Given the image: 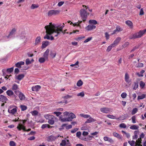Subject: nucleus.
Segmentation results:
<instances>
[{
    "mask_svg": "<svg viewBox=\"0 0 146 146\" xmlns=\"http://www.w3.org/2000/svg\"><path fill=\"white\" fill-rule=\"evenodd\" d=\"M44 28L46 33L50 35L52 34L55 37L57 36L60 33L59 31H56V26L52 24L51 23H50L49 25L45 26Z\"/></svg>",
    "mask_w": 146,
    "mask_h": 146,
    "instance_id": "1",
    "label": "nucleus"
},
{
    "mask_svg": "<svg viewBox=\"0 0 146 146\" xmlns=\"http://www.w3.org/2000/svg\"><path fill=\"white\" fill-rule=\"evenodd\" d=\"M146 32V29L143 30H140L139 32L133 35L132 36L129 37L130 39L139 38L141 37Z\"/></svg>",
    "mask_w": 146,
    "mask_h": 146,
    "instance_id": "2",
    "label": "nucleus"
},
{
    "mask_svg": "<svg viewBox=\"0 0 146 146\" xmlns=\"http://www.w3.org/2000/svg\"><path fill=\"white\" fill-rule=\"evenodd\" d=\"M16 31V29L15 28L13 29L12 31L10 32L8 36H4V38H5V40L7 41L8 40L7 39L9 38H12L14 37Z\"/></svg>",
    "mask_w": 146,
    "mask_h": 146,
    "instance_id": "3",
    "label": "nucleus"
},
{
    "mask_svg": "<svg viewBox=\"0 0 146 146\" xmlns=\"http://www.w3.org/2000/svg\"><path fill=\"white\" fill-rule=\"evenodd\" d=\"M80 12L83 21H85L87 17L86 11L85 9H82L80 10Z\"/></svg>",
    "mask_w": 146,
    "mask_h": 146,
    "instance_id": "4",
    "label": "nucleus"
},
{
    "mask_svg": "<svg viewBox=\"0 0 146 146\" xmlns=\"http://www.w3.org/2000/svg\"><path fill=\"white\" fill-rule=\"evenodd\" d=\"M60 11L58 10H51L49 11L48 13V15L51 16L53 15H56L60 13Z\"/></svg>",
    "mask_w": 146,
    "mask_h": 146,
    "instance_id": "5",
    "label": "nucleus"
},
{
    "mask_svg": "<svg viewBox=\"0 0 146 146\" xmlns=\"http://www.w3.org/2000/svg\"><path fill=\"white\" fill-rule=\"evenodd\" d=\"M60 146H71V144L68 140L66 139L62 141L60 143Z\"/></svg>",
    "mask_w": 146,
    "mask_h": 146,
    "instance_id": "6",
    "label": "nucleus"
},
{
    "mask_svg": "<svg viewBox=\"0 0 146 146\" xmlns=\"http://www.w3.org/2000/svg\"><path fill=\"white\" fill-rule=\"evenodd\" d=\"M17 128L19 131H20L21 129H23L24 131L28 132L31 130V129L29 128L28 129H26L25 127L22 124H19L17 127Z\"/></svg>",
    "mask_w": 146,
    "mask_h": 146,
    "instance_id": "7",
    "label": "nucleus"
},
{
    "mask_svg": "<svg viewBox=\"0 0 146 146\" xmlns=\"http://www.w3.org/2000/svg\"><path fill=\"white\" fill-rule=\"evenodd\" d=\"M123 29L119 26H117L116 27V29L114 30L113 33H111V35H113L116 33L117 32H119L122 31Z\"/></svg>",
    "mask_w": 146,
    "mask_h": 146,
    "instance_id": "8",
    "label": "nucleus"
},
{
    "mask_svg": "<svg viewBox=\"0 0 146 146\" xmlns=\"http://www.w3.org/2000/svg\"><path fill=\"white\" fill-rule=\"evenodd\" d=\"M110 109L108 108H100V111L103 113H108L110 111Z\"/></svg>",
    "mask_w": 146,
    "mask_h": 146,
    "instance_id": "9",
    "label": "nucleus"
},
{
    "mask_svg": "<svg viewBox=\"0 0 146 146\" xmlns=\"http://www.w3.org/2000/svg\"><path fill=\"white\" fill-rule=\"evenodd\" d=\"M121 40V38L120 37H118L116 38L115 40L114 41L113 44H111L113 45V46H115L117 45L118 43Z\"/></svg>",
    "mask_w": 146,
    "mask_h": 146,
    "instance_id": "10",
    "label": "nucleus"
},
{
    "mask_svg": "<svg viewBox=\"0 0 146 146\" xmlns=\"http://www.w3.org/2000/svg\"><path fill=\"white\" fill-rule=\"evenodd\" d=\"M129 76L128 74L126 73L125 74V82L130 85L131 84V80L129 79Z\"/></svg>",
    "mask_w": 146,
    "mask_h": 146,
    "instance_id": "11",
    "label": "nucleus"
},
{
    "mask_svg": "<svg viewBox=\"0 0 146 146\" xmlns=\"http://www.w3.org/2000/svg\"><path fill=\"white\" fill-rule=\"evenodd\" d=\"M96 26L94 25H89L86 27V29L88 31H90L95 29Z\"/></svg>",
    "mask_w": 146,
    "mask_h": 146,
    "instance_id": "12",
    "label": "nucleus"
},
{
    "mask_svg": "<svg viewBox=\"0 0 146 146\" xmlns=\"http://www.w3.org/2000/svg\"><path fill=\"white\" fill-rule=\"evenodd\" d=\"M125 24L127 25L130 29H132L133 28V25L132 22L130 21L127 20L125 22Z\"/></svg>",
    "mask_w": 146,
    "mask_h": 146,
    "instance_id": "13",
    "label": "nucleus"
},
{
    "mask_svg": "<svg viewBox=\"0 0 146 146\" xmlns=\"http://www.w3.org/2000/svg\"><path fill=\"white\" fill-rule=\"evenodd\" d=\"M64 25H62L60 27L58 28L56 26V31H59L60 33L61 32L63 34H64L65 32V30L64 31H62V29L64 27Z\"/></svg>",
    "mask_w": 146,
    "mask_h": 146,
    "instance_id": "14",
    "label": "nucleus"
},
{
    "mask_svg": "<svg viewBox=\"0 0 146 146\" xmlns=\"http://www.w3.org/2000/svg\"><path fill=\"white\" fill-rule=\"evenodd\" d=\"M41 41V37L40 36H38L35 38V45H37L40 43Z\"/></svg>",
    "mask_w": 146,
    "mask_h": 146,
    "instance_id": "15",
    "label": "nucleus"
},
{
    "mask_svg": "<svg viewBox=\"0 0 146 146\" xmlns=\"http://www.w3.org/2000/svg\"><path fill=\"white\" fill-rule=\"evenodd\" d=\"M49 52V49H47L45 52L43 54V56L44 58L46 60H47L48 59Z\"/></svg>",
    "mask_w": 146,
    "mask_h": 146,
    "instance_id": "16",
    "label": "nucleus"
},
{
    "mask_svg": "<svg viewBox=\"0 0 146 146\" xmlns=\"http://www.w3.org/2000/svg\"><path fill=\"white\" fill-rule=\"evenodd\" d=\"M41 88V87L39 85L33 86L32 88V90L33 91H38Z\"/></svg>",
    "mask_w": 146,
    "mask_h": 146,
    "instance_id": "17",
    "label": "nucleus"
},
{
    "mask_svg": "<svg viewBox=\"0 0 146 146\" xmlns=\"http://www.w3.org/2000/svg\"><path fill=\"white\" fill-rule=\"evenodd\" d=\"M93 137L92 136L89 135L87 137H82V138H80V139L86 141H88L91 140Z\"/></svg>",
    "mask_w": 146,
    "mask_h": 146,
    "instance_id": "18",
    "label": "nucleus"
},
{
    "mask_svg": "<svg viewBox=\"0 0 146 146\" xmlns=\"http://www.w3.org/2000/svg\"><path fill=\"white\" fill-rule=\"evenodd\" d=\"M24 62L21 61L18 62L15 64V65L16 67L20 68L21 67V66L24 65Z\"/></svg>",
    "mask_w": 146,
    "mask_h": 146,
    "instance_id": "19",
    "label": "nucleus"
},
{
    "mask_svg": "<svg viewBox=\"0 0 146 146\" xmlns=\"http://www.w3.org/2000/svg\"><path fill=\"white\" fill-rule=\"evenodd\" d=\"M89 118L88 119L85 121V123H90L93 122H94L96 121L95 119H94L93 118L91 117L90 116Z\"/></svg>",
    "mask_w": 146,
    "mask_h": 146,
    "instance_id": "20",
    "label": "nucleus"
},
{
    "mask_svg": "<svg viewBox=\"0 0 146 146\" xmlns=\"http://www.w3.org/2000/svg\"><path fill=\"white\" fill-rule=\"evenodd\" d=\"M8 99L6 97L2 95L0 96V101L2 102H6V101Z\"/></svg>",
    "mask_w": 146,
    "mask_h": 146,
    "instance_id": "21",
    "label": "nucleus"
},
{
    "mask_svg": "<svg viewBox=\"0 0 146 146\" xmlns=\"http://www.w3.org/2000/svg\"><path fill=\"white\" fill-rule=\"evenodd\" d=\"M76 117V115L73 113H70L68 116V118L69 119L71 120V121L73 119L75 118Z\"/></svg>",
    "mask_w": 146,
    "mask_h": 146,
    "instance_id": "22",
    "label": "nucleus"
},
{
    "mask_svg": "<svg viewBox=\"0 0 146 146\" xmlns=\"http://www.w3.org/2000/svg\"><path fill=\"white\" fill-rule=\"evenodd\" d=\"M55 119V117L54 116V117H52V118H50L48 120V122L49 124L52 125H53L54 123V119Z\"/></svg>",
    "mask_w": 146,
    "mask_h": 146,
    "instance_id": "23",
    "label": "nucleus"
},
{
    "mask_svg": "<svg viewBox=\"0 0 146 146\" xmlns=\"http://www.w3.org/2000/svg\"><path fill=\"white\" fill-rule=\"evenodd\" d=\"M17 110L16 108H14L8 110V112L12 114H14L16 112Z\"/></svg>",
    "mask_w": 146,
    "mask_h": 146,
    "instance_id": "24",
    "label": "nucleus"
},
{
    "mask_svg": "<svg viewBox=\"0 0 146 146\" xmlns=\"http://www.w3.org/2000/svg\"><path fill=\"white\" fill-rule=\"evenodd\" d=\"M49 42L48 41H43L42 43V48H44L46 47L49 44Z\"/></svg>",
    "mask_w": 146,
    "mask_h": 146,
    "instance_id": "25",
    "label": "nucleus"
},
{
    "mask_svg": "<svg viewBox=\"0 0 146 146\" xmlns=\"http://www.w3.org/2000/svg\"><path fill=\"white\" fill-rule=\"evenodd\" d=\"M56 139V138L55 136L51 135L48 137V141H52L55 140Z\"/></svg>",
    "mask_w": 146,
    "mask_h": 146,
    "instance_id": "26",
    "label": "nucleus"
},
{
    "mask_svg": "<svg viewBox=\"0 0 146 146\" xmlns=\"http://www.w3.org/2000/svg\"><path fill=\"white\" fill-rule=\"evenodd\" d=\"M47 33V34L44 36V38L47 39L48 40H54V38L53 36H51V37H50V36L48 35L49 34L48 33Z\"/></svg>",
    "mask_w": 146,
    "mask_h": 146,
    "instance_id": "27",
    "label": "nucleus"
},
{
    "mask_svg": "<svg viewBox=\"0 0 146 146\" xmlns=\"http://www.w3.org/2000/svg\"><path fill=\"white\" fill-rule=\"evenodd\" d=\"M139 133V131H135L134 132V135L133 136V139H137L138 138Z\"/></svg>",
    "mask_w": 146,
    "mask_h": 146,
    "instance_id": "28",
    "label": "nucleus"
},
{
    "mask_svg": "<svg viewBox=\"0 0 146 146\" xmlns=\"http://www.w3.org/2000/svg\"><path fill=\"white\" fill-rule=\"evenodd\" d=\"M24 75L23 74H19L16 77V78L19 80H21L24 77Z\"/></svg>",
    "mask_w": 146,
    "mask_h": 146,
    "instance_id": "29",
    "label": "nucleus"
},
{
    "mask_svg": "<svg viewBox=\"0 0 146 146\" xmlns=\"http://www.w3.org/2000/svg\"><path fill=\"white\" fill-rule=\"evenodd\" d=\"M19 96L20 99L21 100H23L25 99V95L21 92L20 93Z\"/></svg>",
    "mask_w": 146,
    "mask_h": 146,
    "instance_id": "30",
    "label": "nucleus"
},
{
    "mask_svg": "<svg viewBox=\"0 0 146 146\" xmlns=\"http://www.w3.org/2000/svg\"><path fill=\"white\" fill-rule=\"evenodd\" d=\"M113 135L114 137L118 138V139H120L121 138V136L119 134L115 132H113Z\"/></svg>",
    "mask_w": 146,
    "mask_h": 146,
    "instance_id": "31",
    "label": "nucleus"
},
{
    "mask_svg": "<svg viewBox=\"0 0 146 146\" xmlns=\"http://www.w3.org/2000/svg\"><path fill=\"white\" fill-rule=\"evenodd\" d=\"M145 72V70H142L140 73L137 72V74L139 76V77H143V74Z\"/></svg>",
    "mask_w": 146,
    "mask_h": 146,
    "instance_id": "32",
    "label": "nucleus"
},
{
    "mask_svg": "<svg viewBox=\"0 0 146 146\" xmlns=\"http://www.w3.org/2000/svg\"><path fill=\"white\" fill-rule=\"evenodd\" d=\"M52 117H54V115H44V117L46 119H48V120L50 119V118H52Z\"/></svg>",
    "mask_w": 146,
    "mask_h": 146,
    "instance_id": "33",
    "label": "nucleus"
},
{
    "mask_svg": "<svg viewBox=\"0 0 146 146\" xmlns=\"http://www.w3.org/2000/svg\"><path fill=\"white\" fill-rule=\"evenodd\" d=\"M138 128L139 127L135 125H132L130 127L131 129L133 130L138 129Z\"/></svg>",
    "mask_w": 146,
    "mask_h": 146,
    "instance_id": "34",
    "label": "nucleus"
},
{
    "mask_svg": "<svg viewBox=\"0 0 146 146\" xmlns=\"http://www.w3.org/2000/svg\"><path fill=\"white\" fill-rule=\"evenodd\" d=\"M39 6V5L38 4H33L31 6V9H34L38 7Z\"/></svg>",
    "mask_w": 146,
    "mask_h": 146,
    "instance_id": "35",
    "label": "nucleus"
},
{
    "mask_svg": "<svg viewBox=\"0 0 146 146\" xmlns=\"http://www.w3.org/2000/svg\"><path fill=\"white\" fill-rule=\"evenodd\" d=\"M7 94L9 96H12L14 94V93L13 92L10 90H8L6 92Z\"/></svg>",
    "mask_w": 146,
    "mask_h": 146,
    "instance_id": "36",
    "label": "nucleus"
},
{
    "mask_svg": "<svg viewBox=\"0 0 146 146\" xmlns=\"http://www.w3.org/2000/svg\"><path fill=\"white\" fill-rule=\"evenodd\" d=\"M138 87V82H134V85L133 89L134 90H136Z\"/></svg>",
    "mask_w": 146,
    "mask_h": 146,
    "instance_id": "37",
    "label": "nucleus"
},
{
    "mask_svg": "<svg viewBox=\"0 0 146 146\" xmlns=\"http://www.w3.org/2000/svg\"><path fill=\"white\" fill-rule=\"evenodd\" d=\"M145 95L144 94H142L141 96H139L137 97V100H141L145 98Z\"/></svg>",
    "mask_w": 146,
    "mask_h": 146,
    "instance_id": "38",
    "label": "nucleus"
},
{
    "mask_svg": "<svg viewBox=\"0 0 146 146\" xmlns=\"http://www.w3.org/2000/svg\"><path fill=\"white\" fill-rule=\"evenodd\" d=\"M80 116L82 117H84V118H88L90 117V115L87 114H84L83 113L80 114Z\"/></svg>",
    "mask_w": 146,
    "mask_h": 146,
    "instance_id": "39",
    "label": "nucleus"
},
{
    "mask_svg": "<svg viewBox=\"0 0 146 146\" xmlns=\"http://www.w3.org/2000/svg\"><path fill=\"white\" fill-rule=\"evenodd\" d=\"M83 84V82L81 80H79L77 83V85L78 87H80Z\"/></svg>",
    "mask_w": 146,
    "mask_h": 146,
    "instance_id": "40",
    "label": "nucleus"
},
{
    "mask_svg": "<svg viewBox=\"0 0 146 146\" xmlns=\"http://www.w3.org/2000/svg\"><path fill=\"white\" fill-rule=\"evenodd\" d=\"M13 67L7 68L6 70V71L8 73H10L13 71Z\"/></svg>",
    "mask_w": 146,
    "mask_h": 146,
    "instance_id": "41",
    "label": "nucleus"
},
{
    "mask_svg": "<svg viewBox=\"0 0 146 146\" xmlns=\"http://www.w3.org/2000/svg\"><path fill=\"white\" fill-rule=\"evenodd\" d=\"M89 23L90 24H92L94 25H96L97 24V21L94 20H90L89 21Z\"/></svg>",
    "mask_w": 146,
    "mask_h": 146,
    "instance_id": "42",
    "label": "nucleus"
},
{
    "mask_svg": "<svg viewBox=\"0 0 146 146\" xmlns=\"http://www.w3.org/2000/svg\"><path fill=\"white\" fill-rule=\"evenodd\" d=\"M68 117L67 118H63L60 119L61 121L62 122H65L67 121H71V120L69 119Z\"/></svg>",
    "mask_w": 146,
    "mask_h": 146,
    "instance_id": "43",
    "label": "nucleus"
},
{
    "mask_svg": "<svg viewBox=\"0 0 146 146\" xmlns=\"http://www.w3.org/2000/svg\"><path fill=\"white\" fill-rule=\"evenodd\" d=\"M128 142L131 146H134L135 144L136 143L135 141L133 140L129 141H128Z\"/></svg>",
    "mask_w": 146,
    "mask_h": 146,
    "instance_id": "44",
    "label": "nucleus"
},
{
    "mask_svg": "<svg viewBox=\"0 0 146 146\" xmlns=\"http://www.w3.org/2000/svg\"><path fill=\"white\" fill-rule=\"evenodd\" d=\"M46 60L44 57H41L39 58L38 61L40 63H42L44 62Z\"/></svg>",
    "mask_w": 146,
    "mask_h": 146,
    "instance_id": "45",
    "label": "nucleus"
},
{
    "mask_svg": "<svg viewBox=\"0 0 146 146\" xmlns=\"http://www.w3.org/2000/svg\"><path fill=\"white\" fill-rule=\"evenodd\" d=\"M79 62L78 61H77L74 64H71L70 65V66L72 67L75 66V68H78L79 67L78 65Z\"/></svg>",
    "mask_w": 146,
    "mask_h": 146,
    "instance_id": "46",
    "label": "nucleus"
},
{
    "mask_svg": "<svg viewBox=\"0 0 146 146\" xmlns=\"http://www.w3.org/2000/svg\"><path fill=\"white\" fill-rule=\"evenodd\" d=\"M114 46H113V45H112L111 44V45L109 46L108 48H107L106 50V51L107 52H110L111 50V49Z\"/></svg>",
    "mask_w": 146,
    "mask_h": 146,
    "instance_id": "47",
    "label": "nucleus"
},
{
    "mask_svg": "<svg viewBox=\"0 0 146 146\" xmlns=\"http://www.w3.org/2000/svg\"><path fill=\"white\" fill-rule=\"evenodd\" d=\"M140 87L141 88H143L145 86V83L142 81H141L139 83Z\"/></svg>",
    "mask_w": 146,
    "mask_h": 146,
    "instance_id": "48",
    "label": "nucleus"
},
{
    "mask_svg": "<svg viewBox=\"0 0 146 146\" xmlns=\"http://www.w3.org/2000/svg\"><path fill=\"white\" fill-rule=\"evenodd\" d=\"M18 86L16 84H14L12 86V89L13 90H16L18 88Z\"/></svg>",
    "mask_w": 146,
    "mask_h": 146,
    "instance_id": "49",
    "label": "nucleus"
},
{
    "mask_svg": "<svg viewBox=\"0 0 146 146\" xmlns=\"http://www.w3.org/2000/svg\"><path fill=\"white\" fill-rule=\"evenodd\" d=\"M106 116L110 119H116L115 116L113 115H106Z\"/></svg>",
    "mask_w": 146,
    "mask_h": 146,
    "instance_id": "50",
    "label": "nucleus"
},
{
    "mask_svg": "<svg viewBox=\"0 0 146 146\" xmlns=\"http://www.w3.org/2000/svg\"><path fill=\"white\" fill-rule=\"evenodd\" d=\"M20 107L21 109V110L22 111H24L26 110L27 109V107L24 105H21V106Z\"/></svg>",
    "mask_w": 146,
    "mask_h": 146,
    "instance_id": "51",
    "label": "nucleus"
},
{
    "mask_svg": "<svg viewBox=\"0 0 146 146\" xmlns=\"http://www.w3.org/2000/svg\"><path fill=\"white\" fill-rule=\"evenodd\" d=\"M9 145L10 146H16V143L13 141H11L10 142Z\"/></svg>",
    "mask_w": 146,
    "mask_h": 146,
    "instance_id": "52",
    "label": "nucleus"
},
{
    "mask_svg": "<svg viewBox=\"0 0 146 146\" xmlns=\"http://www.w3.org/2000/svg\"><path fill=\"white\" fill-rule=\"evenodd\" d=\"M31 113L33 115H37V114H38V112L34 110V111H32L31 112Z\"/></svg>",
    "mask_w": 146,
    "mask_h": 146,
    "instance_id": "53",
    "label": "nucleus"
},
{
    "mask_svg": "<svg viewBox=\"0 0 146 146\" xmlns=\"http://www.w3.org/2000/svg\"><path fill=\"white\" fill-rule=\"evenodd\" d=\"M81 135V132L80 131H78L77 132L76 134V136L78 138L80 139V138H82V137H80Z\"/></svg>",
    "mask_w": 146,
    "mask_h": 146,
    "instance_id": "54",
    "label": "nucleus"
},
{
    "mask_svg": "<svg viewBox=\"0 0 146 146\" xmlns=\"http://www.w3.org/2000/svg\"><path fill=\"white\" fill-rule=\"evenodd\" d=\"M129 44V42H126L125 43L122 45V47H123V48H125L127 46H128Z\"/></svg>",
    "mask_w": 146,
    "mask_h": 146,
    "instance_id": "55",
    "label": "nucleus"
},
{
    "mask_svg": "<svg viewBox=\"0 0 146 146\" xmlns=\"http://www.w3.org/2000/svg\"><path fill=\"white\" fill-rule=\"evenodd\" d=\"M142 140L141 139L139 138L136 141V143H138V144H141V141Z\"/></svg>",
    "mask_w": 146,
    "mask_h": 146,
    "instance_id": "56",
    "label": "nucleus"
},
{
    "mask_svg": "<svg viewBox=\"0 0 146 146\" xmlns=\"http://www.w3.org/2000/svg\"><path fill=\"white\" fill-rule=\"evenodd\" d=\"M127 96V94L125 92H123L121 94V96L123 98H125Z\"/></svg>",
    "mask_w": 146,
    "mask_h": 146,
    "instance_id": "57",
    "label": "nucleus"
},
{
    "mask_svg": "<svg viewBox=\"0 0 146 146\" xmlns=\"http://www.w3.org/2000/svg\"><path fill=\"white\" fill-rule=\"evenodd\" d=\"M119 126L121 128H125L126 127V125L124 123H121L120 124Z\"/></svg>",
    "mask_w": 146,
    "mask_h": 146,
    "instance_id": "58",
    "label": "nucleus"
},
{
    "mask_svg": "<svg viewBox=\"0 0 146 146\" xmlns=\"http://www.w3.org/2000/svg\"><path fill=\"white\" fill-rule=\"evenodd\" d=\"M31 63V61L30 60L29 58H27L26 60V65H29Z\"/></svg>",
    "mask_w": 146,
    "mask_h": 146,
    "instance_id": "59",
    "label": "nucleus"
},
{
    "mask_svg": "<svg viewBox=\"0 0 146 146\" xmlns=\"http://www.w3.org/2000/svg\"><path fill=\"white\" fill-rule=\"evenodd\" d=\"M137 108H135L133 109L132 112V115L135 114L137 111Z\"/></svg>",
    "mask_w": 146,
    "mask_h": 146,
    "instance_id": "60",
    "label": "nucleus"
},
{
    "mask_svg": "<svg viewBox=\"0 0 146 146\" xmlns=\"http://www.w3.org/2000/svg\"><path fill=\"white\" fill-rule=\"evenodd\" d=\"M131 119L132 120V122L133 123H136L135 121L136 117L135 116H133L131 117Z\"/></svg>",
    "mask_w": 146,
    "mask_h": 146,
    "instance_id": "61",
    "label": "nucleus"
},
{
    "mask_svg": "<svg viewBox=\"0 0 146 146\" xmlns=\"http://www.w3.org/2000/svg\"><path fill=\"white\" fill-rule=\"evenodd\" d=\"M84 94L83 92H80V93H79L77 95V96H80L81 97H84Z\"/></svg>",
    "mask_w": 146,
    "mask_h": 146,
    "instance_id": "62",
    "label": "nucleus"
},
{
    "mask_svg": "<svg viewBox=\"0 0 146 146\" xmlns=\"http://www.w3.org/2000/svg\"><path fill=\"white\" fill-rule=\"evenodd\" d=\"M53 113L56 114L57 116H58L62 114V113L60 112H54Z\"/></svg>",
    "mask_w": 146,
    "mask_h": 146,
    "instance_id": "63",
    "label": "nucleus"
},
{
    "mask_svg": "<svg viewBox=\"0 0 146 146\" xmlns=\"http://www.w3.org/2000/svg\"><path fill=\"white\" fill-rule=\"evenodd\" d=\"M50 55L52 58H54L55 57L56 53L53 52H50Z\"/></svg>",
    "mask_w": 146,
    "mask_h": 146,
    "instance_id": "64",
    "label": "nucleus"
}]
</instances>
